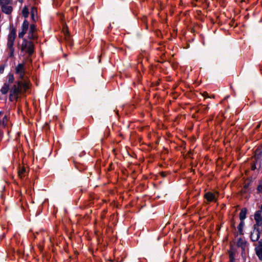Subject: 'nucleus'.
<instances>
[{"label": "nucleus", "instance_id": "obj_12", "mask_svg": "<svg viewBox=\"0 0 262 262\" xmlns=\"http://www.w3.org/2000/svg\"><path fill=\"white\" fill-rule=\"evenodd\" d=\"M247 209L243 208L242 209L239 213V219L241 221H243L246 217Z\"/></svg>", "mask_w": 262, "mask_h": 262}, {"label": "nucleus", "instance_id": "obj_11", "mask_svg": "<svg viewBox=\"0 0 262 262\" xmlns=\"http://www.w3.org/2000/svg\"><path fill=\"white\" fill-rule=\"evenodd\" d=\"M9 90V83H5L1 90V92L3 94H6Z\"/></svg>", "mask_w": 262, "mask_h": 262}, {"label": "nucleus", "instance_id": "obj_9", "mask_svg": "<svg viewBox=\"0 0 262 262\" xmlns=\"http://www.w3.org/2000/svg\"><path fill=\"white\" fill-rule=\"evenodd\" d=\"M1 7L2 12L7 14H10L12 12L13 8L8 5H2Z\"/></svg>", "mask_w": 262, "mask_h": 262}, {"label": "nucleus", "instance_id": "obj_5", "mask_svg": "<svg viewBox=\"0 0 262 262\" xmlns=\"http://www.w3.org/2000/svg\"><path fill=\"white\" fill-rule=\"evenodd\" d=\"M24 66V63H19L15 68V73L21 79L24 78L25 73Z\"/></svg>", "mask_w": 262, "mask_h": 262}, {"label": "nucleus", "instance_id": "obj_18", "mask_svg": "<svg viewBox=\"0 0 262 262\" xmlns=\"http://www.w3.org/2000/svg\"><path fill=\"white\" fill-rule=\"evenodd\" d=\"M7 79H8L7 83H9V84L12 83L14 80L13 75L12 74H9L7 76Z\"/></svg>", "mask_w": 262, "mask_h": 262}, {"label": "nucleus", "instance_id": "obj_1", "mask_svg": "<svg viewBox=\"0 0 262 262\" xmlns=\"http://www.w3.org/2000/svg\"><path fill=\"white\" fill-rule=\"evenodd\" d=\"M28 85L27 83L18 81L16 85H14L10 90L9 99L10 101L16 100L23 91H26Z\"/></svg>", "mask_w": 262, "mask_h": 262}, {"label": "nucleus", "instance_id": "obj_17", "mask_svg": "<svg viewBox=\"0 0 262 262\" xmlns=\"http://www.w3.org/2000/svg\"><path fill=\"white\" fill-rule=\"evenodd\" d=\"M255 251L259 259L262 260V248H255Z\"/></svg>", "mask_w": 262, "mask_h": 262}, {"label": "nucleus", "instance_id": "obj_27", "mask_svg": "<svg viewBox=\"0 0 262 262\" xmlns=\"http://www.w3.org/2000/svg\"><path fill=\"white\" fill-rule=\"evenodd\" d=\"M162 175L163 177H164L165 176V174L164 173V172H162Z\"/></svg>", "mask_w": 262, "mask_h": 262}, {"label": "nucleus", "instance_id": "obj_24", "mask_svg": "<svg viewBox=\"0 0 262 262\" xmlns=\"http://www.w3.org/2000/svg\"><path fill=\"white\" fill-rule=\"evenodd\" d=\"M257 190L259 192H261L262 191V185H259L258 186Z\"/></svg>", "mask_w": 262, "mask_h": 262}, {"label": "nucleus", "instance_id": "obj_26", "mask_svg": "<svg viewBox=\"0 0 262 262\" xmlns=\"http://www.w3.org/2000/svg\"><path fill=\"white\" fill-rule=\"evenodd\" d=\"M256 168V166L255 165L252 166V169L254 170Z\"/></svg>", "mask_w": 262, "mask_h": 262}, {"label": "nucleus", "instance_id": "obj_6", "mask_svg": "<svg viewBox=\"0 0 262 262\" xmlns=\"http://www.w3.org/2000/svg\"><path fill=\"white\" fill-rule=\"evenodd\" d=\"M29 22L27 20H25L21 26V31L18 33V37L23 38L25 34L27 33L29 28Z\"/></svg>", "mask_w": 262, "mask_h": 262}, {"label": "nucleus", "instance_id": "obj_23", "mask_svg": "<svg viewBox=\"0 0 262 262\" xmlns=\"http://www.w3.org/2000/svg\"><path fill=\"white\" fill-rule=\"evenodd\" d=\"M5 66H1L0 67V73L3 74L4 71Z\"/></svg>", "mask_w": 262, "mask_h": 262}, {"label": "nucleus", "instance_id": "obj_10", "mask_svg": "<svg viewBox=\"0 0 262 262\" xmlns=\"http://www.w3.org/2000/svg\"><path fill=\"white\" fill-rule=\"evenodd\" d=\"M260 230H256L255 232H252L251 234V239L252 241L255 242L258 241L260 237Z\"/></svg>", "mask_w": 262, "mask_h": 262}, {"label": "nucleus", "instance_id": "obj_21", "mask_svg": "<svg viewBox=\"0 0 262 262\" xmlns=\"http://www.w3.org/2000/svg\"><path fill=\"white\" fill-rule=\"evenodd\" d=\"M255 248H262V239L258 241V245L256 246Z\"/></svg>", "mask_w": 262, "mask_h": 262}, {"label": "nucleus", "instance_id": "obj_15", "mask_svg": "<svg viewBox=\"0 0 262 262\" xmlns=\"http://www.w3.org/2000/svg\"><path fill=\"white\" fill-rule=\"evenodd\" d=\"M22 14L23 16L27 18L29 16V9L27 6H25L22 10Z\"/></svg>", "mask_w": 262, "mask_h": 262}, {"label": "nucleus", "instance_id": "obj_22", "mask_svg": "<svg viewBox=\"0 0 262 262\" xmlns=\"http://www.w3.org/2000/svg\"><path fill=\"white\" fill-rule=\"evenodd\" d=\"M7 121V117L5 116L4 117L3 119V125L5 126L6 124V121Z\"/></svg>", "mask_w": 262, "mask_h": 262}, {"label": "nucleus", "instance_id": "obj_29", "mask_svg": "<svg viewBox=\"0 0 262 262\" xmlns=\"http://www.w3.org/2000/svg\"><path fill=\"white\" fill-rule=\"evenodd\" d=\"M18 1L21 3L23 2V0H18Z\"/></svg>", "mask_w": 262, "mask_h": 262}, {"label": "nucleus", "instance_id": "obj_28", "mask_svg": "<svg viewBox=\"0 0 262 262\" xmlns=\"http://www.w3.org/2000/svg\"><path fill=\"white\" fill-rule=\"evenodd\" d=\"M261 211V212H262V204H261V207H260V210Z\"/></svg>", "mask_w": 262, "mask_h": 262}, {"label": "nucleus", "instance_id": "obj_13", "mask_svg": "<svg viewBox=\"0 0 262 262\" xmlns=\"http://www.w3.org/2000/svg\"><path fill=\"white\" fill-rule=\"evenodd\" d=\"M237 245L238 247H240L243 249H244L246 247V242L243 239L240 238L237 241Z\"/></svg>", "mask_w": 262, "mask_h": 262}, {"label": "nucleus", "instance_id": "obj_7", "mask_svg": "<svg viewBox=\"0 0 262 262\" xmlns=\"http://www.w3.org/2000/svg\"><path fill=\"white\" fill-rule=\"evenodd\" d=\"M217 197V193L211 192H208L204 195V198L208 202H216Z\"/></svg>", "mask_w": 262, "mask_h": 262}, {"label": "nucleus", "instance_id": "obj_20", "mask_svg": "<svg viewBox=\"0 0 262 262\" xmlns=\"http://www.w3.org/2000/svg\"><path fill=\"white\" fill-rule=\"evenodd\" d=\"M12 0H0V5H9Z\"/></svg>", "mask_w": 262, "mask_h": 262}, {"label": "nucleus", "instance_id": "obj_14", "mask_svg": "<svg viewBox=\"0 0 262 262\" xmlns=\"http://www.w3.org/2000/svg\"><path fill=\"white\" fill-rule=\"evenodd\" d=\"M26 168L24 167L20 168L18 171V175L19 178H23L25 177V173L26 172Z\"/></svg>", "mask_w": 262, "mask_h": 262}, {"label": "nucleus", "instance_id": "obj_30", "mask_svg": "<svg viewBox=\"0 0 262 262\" xmlns=\"http://www.w3.org/2000/svg\"><path fill=\"white\" fill-rule=\"evenodd\" d=\"M259 127V125H257V128H258Z\"/></svg>", "mask_w": 262, "mask_h": 262}, {"label": "nucleus", "instance_id": "obj_3", "mask_svg": "<svg viewBox=\"0 0 262 262\" xmlns=\"http://www.w3.org/2000/svg\"><path fill=\"white\" fill-rule=\"evenodd\" d=\"M21 50L25 51L30 55L34 52V45L32 42L24 39L21 44Z\"/></svg>", "mask_w": 262, "mask_h": 262}, {"label": "nucleus", "instance_id": "obj_16", "mask_svg": "<svg viewBox=\"0 0 262 262\" xmlns=\"http://www.w3.org/2000/svg\"><path fill=\"white\" fill-rule=\"evenodd\" d=\"M36 14H37V9H36V8H35L34 7L32 8L31 11V15L32 19L34 21H36V20L35 19V16L36 15Z\"/></svg>", "mask_w": 262, "mask_h": 262}, {"label": "nucleus", "instance_id": "obj_4", "mask_svg": "<svg viewBox=\"0 0 262 262\" xmlns=\"http://www.w3.org/2000/svg\"><path fill=\"white\" fill-rule=\"evenodd\" d=\"M254 220L256 224L254 225V228L256 230L259 229V227L262 225V216L261 214V211H257L254 214Z\"/></svg>", "mask_w": 262, "mask_h": 262}, {"label": "nucleus", "instance_id": "obj_2", "mask_svg": "<svg viewBox=\"0 0 262 262\" xmlns=\"http://www.w3.org/2000/svg\"><path fill=\"white\" fill-rule=\"evenodd\" d=\"M16 37V30L12 28L8 36L7 47L9 52V57H12L14 56V48L13 47L14 41Z\"/></svg>", "mask_w": 262, "mask_h": 262}, {"label": "nucleus", "instance_id": "obj_19", "mask_svg": "<svg viewBox=\"0 0 262 262\" xmlns=\"http://www.w3.org/2000/svg\"><path fill=\"white\" fill-rule=\"evenodd\" d=\"M64 37L66 41L70 42V36L69 34V32L68 30H64Z\"/></svg>", "mask_w": 262, "mask_h": 262}, {"label": "nucleus", "instance_id": "obj_25", "mask_svg": "<svg viewBox=\"0 0 262 262\" xmlns=\"http://www.w3.org/2000/svg\"><path fill=\"white\" fill-rule=\"evenodd\" d=\"M208 94L207 92H204L203 93V96H204V97H208Z\"/></svg>", "mask_w": 262, "mask_h": 262}, {"label": "nucleus", "instance_id": "obj_8", "mask_svg": "<svg viewBox=\"0 0 262 262\" xmlns=\"http://www.w3.org/2000/svg\"><path fill=\"white\" fill-rule=\"evenodd\" d=\"M36 26L34 25H31L29 28L28 33V38L30 39H35L37 38V36L35 34Z\"/></svg>", "mask_w": 262, "mask_h": 262}]
</instances>
